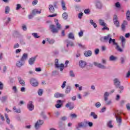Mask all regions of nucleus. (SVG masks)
<instances>
[{
    "instance_id": "1",
    "label": "nucleus",
    "mask_w": 130,
    "mask_h": 130,
    "mask_svg": "<svg viewBox=\"0 0 130 130\" xmlns=\"http://www.w3.org/2000/svg\"><path fill=\"white\" fill-rule=\"evenodd\" d=\"M55 66L56 68H60V71L62 72L63 71V68H64V64L63 63H61L60 65L58 64V59H55Z\"/></svg>"
},
{
    "instance_id": "2",
    "label": "nucleus",
    "mask_w": 130,
    "mask_h": 130,
    "mask_svg": "<svg viewBox=\"0 0 130 130\" xmlns=\"http://www.w3.org/2000/svg\"><path fill=\"white\" fill-rule=\"evenodd\" d=\"M120 113H122V111L117 112L115 114V116L116 118V120L118 123H121V116H120Z\"/></svg>"
},
{
    "instance_id": "3",
    "label": "nucleus",
    "mask_w": 130,
    "mask_h": 130,
    "mask_svg": "<svg viewBox=\"0 0 130 130\" xmlns=\"http://www.w3.org/2000/svg\"><path fill=\"white\" fill-rule=\"evenodd\" d=\"M49 28L51 30V32H52V33L58 32V29L55 27V25H53V24L50 25Z\"/></svg>"
},
{
    "instance_id": "4",
    "label": "nucleus",
    "mask_w": 130,
    "mask_h": 130,
    "mask_svg": "<svg viewBox=\"0 0 130 130\" xmlns=\"http://www.w3.org/2000/svg\"><path fill=\"white\" fill-rule=\"evenodd\" d=\"M110 39V36L109 35L102 37L101 38V41L102 42L106 43L108 42V41Z\"/></svg>"
},
{
    "instance_id": "5",
    "label": "nucleus",
    "mask_w": 130,
    "mask_h": 130,
    "mask_svg": "<svg viewBox=\"0 0 130 130\" xmlns=\"http://www.w3.org/2000/svg\"><path fill=\"white\" fill-rule=\"evenodd\" d=\"M30 84L33 87H37V86H38L39 83L37 80H36V79L32 78L30 80Z\"/></svg>"
},
{
    "instance_id": "6",
    "label": "nucleus",
    "mask_w": 130,
    "mask_h": 130,
    "mask_svg": "<svg viewBox=\"0 0 130 130\" xmlns=\"http://www.w3.org/2000/svg\"><path fill=\"white\" fill-rule=\"evenodd\" d=\"M66 107L67 108H69L70 109V110H72V109H74V108L75 107V105L72 102H69L66 105Z\"/></svg>"
},
{
    "instance_id": "7",
    "label": "nucleus",
    "mask_w": 130,
    "mask_h": 130,
    "mask_svg": "<svg viewBox=\"0 0 130 130\" xmlns=\"http://www.w3.org/2000/svg\"><path fill=\"white\" fill-rule=\"evenodd\" d=\"M43 124V121L41 120H39L36 123V125H35L36 128L38 129V128H39V126H40V125H42Z\"/></svg>"
},
{
    "instance_id": "8",
    "label": "nucleus",
    "mask_w": 130,
    "mask_h": 130,
    "mask_svg": "<svg viewBox=\"0 0 130 130\" xmlns=\"http://www.w3.org/2000/svg\"><path fill=\"white\" fill-rule=\"evenodd\" d=\"M32 103L33 102L32 101L29 102L27 105V108L29 109V110L32 111L33 109H34V105H33Z\"/></svg>"
},
{
    "instance_id": "9",
    "label": "nucleus",
    "mask_w": 130,
    "mask_h": 130,
    "mask_svg": "<svg viewBox=\"0 0 130 130\" xmlns=\"http://www.w3.org/2000/svg\"><path fill=\"white\" fill-rule=\"evenodd\" d=\"M86 66H87V63L85 61L81 60L79 61V67L82 69H84Z\"/></svg>"
},
{
    "instance_id": "10",
    "label": "nucleus",
    "mask_w": 130,
    "mask_h": 130,
    "mask_svg": "<svg viewBox=\"0 0 130 130\" xmlns=\"http://www.w3.org/2000/svg\"><path fill=\"white\" fill-rule=\"evenodd\" d=\"M94 66L95 67H98V68H100V69H106V67H105L104 65L100 63H98L97 62H94Z\"/></svg>"
},
{
    "instance_id": "11",
    "label": "nucleus",
    "mask_w": 130,
    "mask_h": 130,
    "mask_svg": "<svg viewBox=\"0 0 130 130\" xmlns=\"http://www.w3.org/2000/svg\"><path fill=\"white\" fill-rule=\"evenodd\" d=\"M62 106L61 100H58L57 101V104L55 105L56 108H60Z\"/></svg>"
},
{
    "instance_id": "12",
    "label": "nucleus",
    "mask_w": 130,
    "mask_h": 130,
    "mask_svg": "<svg viewBox=\"0 0 130 130\" xmlns=\"http://www.w3.org/2000/svg\"><path fill=\"white\" fill-rule=\"evenodd\" d=\"M114 84L117 88H118L119 87V85H120V82H119V80H118V79L116 78L114 80Z\"/></svg>"
},
{
    "instance_id": "13",
    "label": "nucleus",
    "mask_w": 130,
    "mask_h": 130,
    "mask_svg": "<svg viewBox=\"0 0 130 130\" xmlns=\"http://www.w3.org/2000/svg\"><path fill=\"white\" fill-rule=\"evenodd\" d=\"M126 25H127V21L124 20L121 25V29L122 31H125V26H126Z\"/></svg>"
},
{
    "instance_id": "14",
    "label": "nucleus",
    "mask_w": 130,
    "mask_h": 130,
    "mask_svg": "<svg viewBox=\"0 0 130 130\" xmlns=\"http://www.w3.org/2000/svg\"><path fill=\"white\" fill-rule=\"evenodd\" d=\"M120 39H121V42H122V47H123V48H124V47L125 45V38L124 37H123V36H120Z\"/></svg>"
},
{
    "instance_id": "15",
    "label": "nucleus",
    "mask_w": 130,
    "mask_h": 130,
    "mask_svg": "<svg viewBox=\"0 0 130 130\" xmlns=\"http://www.w3.org/2000/svg\"><path fill=\"white\" fill-rule=\"evenodd\" d=\"M64 95L62 93H60L59 92H56L54 94V97H55V98H62L64 97Z\"/></svg>"
},
{
    "instance_id": "16",
    "label": "nucleus",
    "mask_w": 130,
    "mask_h": 130,
    "mask_svg": "<svg viewBox=\"0 0 130 130\" xmlns=\"http://www.w3.org/2000/svg\"><path fill=\"white\" fill-rule=\"evenodd\" d=\"M49 10L51 14H53V13H54V7H53L52 5H50L49 6Z\"/></svg>"
},
{
    "instance_id": "17",
    "label": "nucleus",
    "mask_w": 130,
    "mask_h": 130,
    "mask_svg": "<svg viewBox=\"0 0 130 130\" xmlns=\"http://www.w3.org/2000/svg\"><path fill=\"white\" fill-rule=\"evenodd\" d=\"M109 43L111 44L112 43L113 45H117V43L115 42V39H112L111 38H110L109 40Z\"/></svg>"
},
{
    "instance_id": "18",
    "label": "nucleus",
    "mask_w": 130,
    "mask_h": 130,
    "mask_svg": "<svg viewBox=\"0 0 130 130\" xmlns=\"http://www.w3.org/2000/svg\"><path fill=\"white\" fill-rule=\"evenodd\" d=\"M84 55L88 57V56H91L92 55V51L90 50L86 51L84 53Z\"/></svg>"
},
{
    "instance_id": "19",
    "label": "nucleus",
    "mask_w": 130,
    "mask_h": 130,
    "mask_svg": "<svg viewBox=\"0 0 130 130\" xmlns=\"http://www.w3.org/2000/svg\"><path fill=\"white\" fill-rule=\"evenodd\" d=\"M18 81L20 83V84L24 87L25 86V81H24L21 77H18Z\"/></svg>"
},
{
    "instance_id": "20",
    "label": "nucleus",
    "mask_w": 130,
    "mask_h": 130,
    "mask_svg": "<svg viewBox=\"0 0 130 130\" xmlns=\"http://www.w3.org/2000/svg\"><path fill=\"white\" fill-rule=\"evenodd\" d=\"M41 11L40 10L38 11V9H35L32 11V15H36V14H41Z\"/></svg>"
},
{
    "instance_id": "21",
    "label": "nucleus",
    "mask_w": 130,
    "mask_h": 130,
    "mask_svg": "<svg viewBox=\"0 0 130 130\" xmlns=\"http://www.w3.org/2000/svg\"><path fill=\"white\" fill-rule=\"evenodd\" d=\"M27 57H28V54L24 53L21 58V61H23V60H26V59H27Z\"/></svg>"
},
{
    "instance_id": "22",
    "label": "nucleus",
    "mask_w": 130,
    "mask_h": 130,
    "mask_svg": "<svg viewBox=\"0 0 130 130\" xmlns=\"http://www.w3.org/2000/svg\"><path fill=\"white\" fill-rule=\"evenodd\" d=\"M36 59V57L30 58L28 61L29 64H33V63H34V62L35 61Z\"/></svg>"
},
{
    "instance_id": "23",
    "label": "nucleus",
    "mask_w": 130,
    "mask_h": 130,
    "mask_svg": "<svg viewBox=\"0 0 130 130\" xmlns=\"http://www.w3.org/2000/svg\"><path fill=\"white\" fill-rule=\"evenodd\" d=\"M107 125L108 127H109L110 128H112V127H113V125L112 124V121H109L107 124Z\"/></svg>"
},
{
    "instance_id": "24",
    "label": "nucleus",
    "mask_w": 130,
    "mask_h": 130,
    "mask_svg": "<svg viewBox=\"0 0 130 130\" xmlns=\"http://www.w3.org/2000/svg\"><path fill=\"white\" fill-rule=\"evenodd\" d=\"M126 18L127 21H130V11L128 10L126 13Z\"/></svg>"
},
{
    "instance_id": "25",
    "label": "nucleus",
    "mask_w": 130,
    "mask_h": 130,
    "mask_svg": "<svg viewBox=\"0 0 130 130\" xmlns=\"http://www.w3.org/2000/svg\"><path fill=\"white\" fill-rule=\"evenodd\" d=\"M61 6L62 10L66 11V10H67V7H66V3H64V1H61Z\"/></svg>"
},
{
    "instance_id": "26",
    "label": "nucleus",
    "mask_w": 130,
    "mask_h": 130,
    "mask_svg": "<svg viewBox=\"0 0 130 130\" xmlns=\"http://www.w3.org/2000/svg\"><path fill=\"white\" fill-rule=\"evenodd\" d=\"M67 47H69V45H70V46H74V43H73V42L67 40Z\"/></svg>"
},
{
    "instance_id": "27",
    "label": "nucleus",
    "mask_w": 130,
    "mask_h": 130,
    "mask_svg": "<svg viewBox=\"0 0 130 130\" xmlns=\"http://www.w3.org/2000/svg\"><path fill=\"white\" fill-rule=\"evenodd\" d=\"M5 118L6 119V121L7 123H10L11 122V120H10V118H9V115H8V114H5Z\"/></svg>"
},
{
    "instance_id": "28",
    "label": "nucleus",
    "mask_w": 130,
    "mask_h": 130,
    "mask_svg": "<svg viewBox=\"0 0 130 130\" xmlns=\"http://www.w3.org/2000/svg\"><path fill=\"white\" fill-rule=\"evenodd\" d=\"M79 127H86V124L84 122L78 123Z\"/></svg>"
},
{
    "instance_id": "29",
    "label": "nucleus",
    "mask_w": 130,
    "mask_h": 130,
    "mask_svg": "<svg viewBox=\"0 0 130 130\" xmlns=\"http://www.w3.org/2000/svg\"><path fill=\"white\" fill-rule=\"evenodd\" d=\"M7 99H8V96H2L1 99V100L2 101V102H6V101H7Z\"/></svg>"
},
{
    "instance_id": "30",
    "label": "nucleus",
    "mask_w": 130,
    "mask_h": 130,
    "mask_svg": "<svg viewBox=\"0 0 130 130\" xmlns=\"http://www.w3.org/2000/svg\"><path fill=\"white\" fill-rule=\"evenodd\" d=\"M23 64H24V63H23V62H22L20 61H18L16 63V66L18 68H21V67H22V66H23Z\"/></svg>"
},
{
    "instance_id": "31",
    "label": "nucleus",
    "mask_w": 130,
    "mask_h": 130,
    "mask_svg": "<svg viewBox=\"0 0 130 130\" xmlns=\"http://www.w3.org/2000/svg\"><path fill=\"white\" fill-rule=\"evenodd\" d=\"M96 7L98 9H101L102 8V4L100 2H97L96 4Z\"/></svg>"
},
{
    "instance_id": "32",
    "label": "nucleus",
    "mask_w": 130,
    "mask_h": 130,
    "mask_svg": "<svg viewBox=\"0 0 130 130\" xmlns=\"http://www.w3.org/2000/svg\"><path fill=\"white\" fill-rule=\"evenodd\" d=\"M62 17L64 19V20H67L68 17V13H67V12H64L62 14Z\"/></svg>"
},
{
    "instance_id": "33",
    "label": "nucleus",
    "mask_w": 130,
    "mask_h": 130,
    "mask_svg": "<svg viewBox=\"0 0 130 130\" xmlns=\"http://www.w3.org/2000/svg\"><path fill=\"white\" fill-rule=\"evenodd\" d=\"M13 110L17 113H21V110H20V109H17L15 107L13 108Z\"/></svg>"
},
{
    "instance_id": "34",
    "label": "nucleus",
    "mask_w": 130,
    "mask_h": 130,
    "mask_svg": "<svg viewBox=\"0 0 130 130\" xmlns=\"http://www.w3.org/2000/svg\"><path fill=\"white\" fill-rule=\"evenodd\" d=\"M47 41H48L49 44H53L54 43V40L53 39H49L47 38Z\"/></svg>"
},
{
    "instance_id": "35",
    "label": "nucleus",
    "mask_w": 130,
    "mask_h": 130,
    "mask_svg": "<svg viewBox=\"0 0 130 130\" xmlns=\"http://www.w3.org/2000/svg\"><path fill=\"white\" fill-rule=\"evenodd\" d=\"M90 24H91V25H93L94 28L97 27V24H96V23H95L93 21V20L91 19L90 20Z\"/></svg>"
},
{
    "instance_id": "36",
    "label": "nucleus",
    "mask_w": 130,
    "mask_h": 130,
    "mask_svg": "<svg viewBox=\"0 0 130 130\" xmlns=\"http://www.w3.org/2000/svg\"><path fill=\"white\" fill-rule=\"evenodd\" d=\"M113 21L115 25H116L117 27H118L119 26V22H118V20L116 19H113Z\"/></svg>"
},
{
    "instance_id": "37",
    "label": "nucleus",
    "mask_w": 130,
    "mask_h": 130,
    "mask_svg": "<svg viewBox=\"0 0 130 130\" xmlns=\"http://www.w3.org/2000/svg\"><path fill=\"white\" fill-rule=\"evenodd\" d=\"M56 26L58 30L61 29V25H60V24H59V23L56 22Z\"/></svg>"
},
{
    "instance_id": "38",
    "label": "nucleus",
    "mask_w": 130,
    "mask_h": 130,
    "mask_svg": "<svg viewBox=\"0 0 130 130\" xmlns=\"http://www.w3.org/2000/svg\"><path fill=\"white\" fill-rule=\"evenodd\" d=\"M10 12V7L7 6L5 7V14H9Z\"/></svg>"
},
{
    "instance_id": "39",
    "label": "nucleus",
    "mask_w": 130,
    "mask_h": 130,
    "mask_svg": "<svg viewBox=\"0 0 130 130\" xmlns=\"http://www.w3.org/2000/svg\"><path fill=\"white\" fill-rule=\"evenodd\" d=\"M100 24L101 25V26H106V23L104 22V21L102 20H100Z\"/></svg>"
},
{
    "instance_id": "40",
    "label": "nucleus",
    "mask_w": 130,
    "mask_h": 130,
    "mask_svg": "<svg viewBox=\"0 0 130 130\" xmlns=\"http://www.w3.org/2000/svg\"><path fill=\"white\" fill-rule=\"evenodd\" d=\"M72 90V89L71 88V87L68 86L66 90V93H67V94L70 93L71 92V90Z\"/></svg>"
},
{
    "instance_id": "41",
    "label": "nucleus",
    "mask_w": 130,
    "mask_h": 130,
    "mask_svg": "<svg viewBox=\"0 0 130 130\" xmlns=\"http://www.w3.org/2000/svg\"><path fill=\"white\" fill-rule=\"evenodd\" d=\"M69 38L70 39H75V37H74V35L72 33H70L68 36Z\"/></svg>"
},
{
    "instance_id": "42",
    "label": "nucleus",
    "mask_w": 130,
    "mask_h": 130,
    "mask_svg": "<svg viewBox=\"0 0 130 130\" xmlns=\"http://www.w3.org/2000/svg\"><path fill=\"white\" fill-rule=\"evenodd\" d=\"M116 45V49H117L118 51H120V52H122V49H121V48H120L119 46H118L117 44Z\"/></svg>"
},
{
    "instance_id": "43",
    "label": "nucleus",
    "mask_w": 130,
    "mask_h": 130,
    "mask_svg": "<svg viewBox=\"0 0 130 130\" xmlns=\"http://www.w3.org/2000/svg\"><path fill=\"white\" fill-rule=\"evenodd\" d=\"M79 37H82L84 36V30H81L80 32L78 33Z\"/></svg>"
},
{
    "instance_id": "44",
    "label": "nucleus",
    "mask_w": 130,
    "mask_h": 130,
    "mask_svg": "<svg viewBox=\"0 0 130 130\" xmlns=\"http://www.w3.org/2000/svg\"><path fill=\"white\" fill-rule=\"evenodd\" d=\"M117 58L116 57H114V56L111 55L110 57V60H111V61L115 60L116 59H117Z\"/></svg>"
},
{
    "instance_id": "45",
    "label": "nucleus",
    "mask_w": 130,
    "mask_h": 130,
    "mask_svg": "<svg viewBox=\"0 0 130 130\" xmlns=\"http://www.w3.org/2000/svg\"><path fill=\"white\" fill-rule=\"evenodd\" d=\"M42 94H43V90L40 89L38 91V95L39 96H42Z\"/></svg>"
},
{
    "instance_id": "46",
    "label": "nucleus",
    "mask_w": 130,
    "mask_h": 130,
    "mask_svg": "<svg viewBox=\"0 0 130 130\" xmlns=\"http://www.w3.org/2000/svg\"><path fill=\"white\" fill-rule=\"evenodd\" d=\"M90 115L93 116V118L94 119L97 118V115L95 114V112H91Z\"/></svg>"
},
{
    "instance_id": "47",
    "label": "nucleus",
    "mask_w": 130,
    "mask_h": 130,
    "mask_svg": "<svg viewBox=\"0 0 130 130\" xmlns=\"http://www.w3.org/2000/svg\"><path fill=\"white\" fill-rule=\"evenodd\" d=\"M32 36H34V37H35V38H39V37H40L38 36V35L37 34V33H36V32L32 33Z\"/></svg>"
},
{
    "instance_id": "48",
    "label": "nucleus",
    "mask_w": 130,
    "mask_h": 130,
    "mask_svg": "<svg viewBox=\"0 0 130 130\" xmlns=\"http://www.w3.org/2000/svg\"><path fill=\"white\" fill-rule=\"evenodd\" d=\"M38 4V0H34L32 2V6H35L36 5H37Z\"/></svg>"
},
{
    "instance_id": "49",
    "label": "nucleus",
    "mask_w": 130,
    "mask_h": 130,
    "mask_svg": "<svg viewBox=\"0 0 130 130\" xmlns=\"http://www.w3.org/2000/svg\"><path fill=\"white\" fill-rule=\"evenodd\" d=\"M115 6L116 8H120V4H119V2L115 3Z\"/></svg>"
},
{
    "instance_id": "50",
    "label": "nucleus",
    "mask_w": 130,
    "mask_h": 130,
    "mask_svg": "<svg viewBox=\"0 0 130 130\" xmlns=\"http://www.w3.org/2000/svg\"><path fill=\"white\" fill-rule=\"evenodd\" d=\"M95 106L96 107H97L98 108L100 107V106H101V104L100 103V102H97L96 103H95Z\"/></svg>"
},
{
    "instance_id": "51",
    "label": "nucleus",
    "mask_w": 130,
    "mask_h": 130,
    "mask_svg": "<svg viewBox=\"0 0 130 130\" xmlns=\"http://www.w3.org/2000/svg\"><path fill=\"white\" fill-rule=\"evenodd\" d=\"M57 16V14L55 13L54 14L49 15L48 17H49L50 18H52L53 17H56Z\"/></svg>"
},
{
    "instance_id": "52",
    "label": "nucleus",
    "mask_w": 130,
    "mask_h": 130,
    "mask_svg": "<svg viewBox=\"0 0 130 130\" xmlns=\"http://www.w3.org/2000/svg\"><path fill=\"white\" fill-rule=\"evenodd\" d=\"M4 89V84L0 81V90H3Z\"/></svg>"
},
{
    "instance_id": "53",
    "label": "nucleus",
    "mask_w": 130,
    "mask_h": 130,
    "mask_svg": "<svg viewBox=\"0 0 130 130\" xmlns=\"http://www.w3.org/2000/svg\"><path fill=\"white\" fill-rule=\"evenodd\" d=\"M20 47V45L19 44H16L14 45V48H19Z\"/></svg>"
},
{
    "instance_id": "54",
    "label": "nucleus",
    "mask_w": 130,
    "mask_h": 130,
    "mask_svg": "<svg viewBox=\"0 0 130 130\" xmlns=\"http://www.w3.org/2000/svg\"><path fill=\"white\" fill-rule=\"evenodd\" d=\"M66 84H67V82L64 81L63 84L61 85L62 89H63V88H64V87H66Z\"/></svg>"
},
{
    "instance_id": "55",
    "label": "nucleus",
    "mask_w": 130,
    "mask_h": 130,
    "mask_svg": "<svg viewBox=\"0 0 130 130\" xmlns=\"http://www.w3.org/2000/svg\"><path fill=\"white\" fill-rule=\"evenodd\" d=\"M70 74L71 77H73V78L75 77V74H74V72H73V71H70Z\"/></svg>"
},
{
    "instance_id": "56",
    "label": "nucleus",
    "mask_w": 130,
    "mask_h": 130,
    "mask_svg": "<svg viewBox=\"0 0 130 130\" xmlns=\"http://www.w3.org/2000/svg\"><path fill=\"white\" fill-rule=\"evenodd\" d=\"M21 5L20 4H17V7H16V10H20V9H21Z\"/></svg>"
},
{
    "instance_id": "57",
    "label": "nucleus",
    "mask_w": 130,
    "mask_h": 130,
    "mask_svg": "<svg viewBox=\"0 0 130 130\" xmlns=\"http://www.w3.org/2000/svg\"><path fill=\"white\" fill-rule=\"evenodd\" d=\"M71 116L72 118H76V117H77V115L76 114H72Z\"/></svg>"
},
{
    "instance_id": "58",
    "label": "nucleus",
    "mask_w": 130,
    "mask_h": 130,
    "mask_svg": "<svg viewBox=\"0 0 130 130\" xmlns=\"http://www.w3.org/2000/svg\"><path fill=\"white\" fill-rule=\"evenodd\" d=\"M21 51H22V50L21 49H18L16 50V53H20V52H21Z\"/></svg>"
},
{
    "instance_id": "59",
    "label": "nucleus",
    "mask_w": 130,
    "mask_h": 130,
    "mask_svg": "<svg viewBox=\"0 0 130 130\" xmlns=\"http://www.w3.org/2000/svg\"><path fill=\"white\" fill-rule=\"evenodd\" d=\"M82 17H83V13H80L78 15V18L79 19H82Z\"/></svg>"
},
{
    "instance_id": "60",
    "label": "nucleus",
    "mask_w": 130,
    "mask_h": 130,
    "mask_svg": "<svg viewBox=\"0 0 130 130\" xmlns=\"http://www.w3.org/2000/svg\"><path fill=\"white\" fill-rule=\"evenodd\" d=\"M84 13H85V14H89V13H90V10H89V9H85L84 10Z\"/></svg>"
},
{
    "instance_id": "61",
    "label": "nucleus",
    "mask_w": 130,
    "mask_h": 130,
    "mask_svg": "<svg viewBox=\"0 0 130 130\" xmlns=\"http://www.w3.org/2000/svg\"><path fill=\"white\" fill-rule=\"evenodd\" d=\"M36 72H41V68H37L35 69Z\"/></svg>"
},
{
    "instance_id": "62",
    "label": "nucleus",
    "mask_w": 130,
    "mask_h": 130,
    "mask_svg": "<svg viewBox=\"0 0 130 130\" xmlns=\"http://www.w3.org/2000/svg\"><path fill=\"white\" fill-rule=\"evenodd\" d=\"M12 89L14 91V93H17V87L16 86H13Z\"/></svg>"
},
{
    "instance_id": "63",
    "label": "nucleus",
    "mask_w": 130,
    "mask_h": 130,
    "mask_svg": "<svg viewBox=\"0 0 130 130\" xmlns=\"http://www.w3.org/2000/svg\"><path fill=\"white\" fill-rule=\"evenodd\" d=\"M94 53L95 54H98V53H99V49H96L94 51Z\"/></svg>"
},
{
    "instance_id": "64",
    "label": "nucleus",
    "mask_w": 130,
    "mask_h": 130,
    "mask_svg": "<svg viewBox=\"0 0 130 130\" xmlns=\"http://www.w3.org/2000/svg\"><path fill=\"white\" fill-rule=\"evenodd\" d=\"M126 108L127 110H130V104H127L126 105Z\"/></svg>"
}]
</instances>
